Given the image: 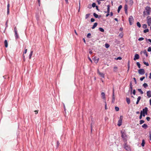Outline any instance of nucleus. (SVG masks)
I'll list each match as a JSON object with an SVG mask.
<instances>
[{"label":"nucleus","instance_id":"obj_1","mask_svg":"<svg viewBox=\"0 0 151 151\" xmlns=\"http://www.w3.org/2000/svg\"><path fill=\"white\" fill-rule=\"evenodd\" d=\"M145 11L143 12V16H145L146 15H149L151 12V8L150 6H147L145 8Z\"/></svg>","mask_w":151,"mask_h":151},{"label":"nucleus","instance_id":"obj_2","mask_svg":"<svg viewBox=\"0 0 151 151\" xmlns=\"http://www.w3.org/2000/svg\"><path fill=\"white\" fill-rule=\"evenodd\" d=\"M121 137L123 139V140L124 142L127 141V136L126 135V133L125 131H121Z\"/></svg>","mask_w":151,"mask_h":151},{"label":"nucleus","instance_id":"obj_3","mask_svg":"<svg viewBox=\"0 0 151 151\" xmlns=\"http://www.w3.org/2000/svg\"><path fill=\"white\" fill-rule=\"evenodd\" d=\"M124 148L126 150L128 151H130L131 150L130 146L127 145V142H125Z\"/></svg>","mask_w":151,"mask_h":151},{"label":"nucleus","instance_id":"obj_4","mask_svg":"<svg viewBox=\"0 0 151 151\" xmlns=\"http://www.w3.org/2000/svg\"><path fill=\"white\" fill-rule=\"evenodd\" d=\"M129 21L130 25H132L134 22V19L132 16H131L129 17Z\"/></svg>","mask_w":151,"mask_h":151},{"label":"nucleus","instance_id":"obj_5","mask_svg":"<svg viewBox=\"0 0 151 151\" xmlns=\"http://www.w3.org/2000/svg\"><path fill=\"white\" fill-rule=\"evenodd\" d=\"M147 23L149 26H150L151 25V17H150V16H148L147 17Z\"/></svg>","mask_w":151,"mask_h":151},{"label":"nucleus","instance_id":"obj_6","mask_svg":"<svg viewBox=\"0 0 151 151\" xmlns=\"http://www.w3.org/2000/svg\"><path fill=\"white\" fill-rule=\"evenodd\" d=\"M14 31L15 33V37L16 39L19 38V35L17 33V30L16 27H15L14 28Z\"/></svg>","mask_w":151,"mask_h":151},{"label":"nucleus","instance_id":"obj_7","mask_svg":"<svg viewBox=\"0 0 151 151\" xmlns=\"http://www.w3.org/2000/svg\"><path fill=\"white\" fill-rule=\"evenodd\" d=\"M138 73L139 74L141 75H143L145 73V71L144 69L142 68L139 70Z\"/></svg>","mask_w":151,"mask_h":151},{"label":"nucleus","instance_id":"obj_8","mask_svg":"<svg viewBox=\"0 0 151 151\" xmlns=\"http://www.w3.org/2000/svg\"><path fill=\"white\" fill-rule=\"evenodd\" d=\"M147 109V107H145V108L143 109L142 111H141L140 112V113H142V114L143 117L145 116V112Z\"/></svg>","mask_w":151,"mask_h":151},{"label":"nucleus","instance_id":"obj_9","mask_svg":"<svg viewBox=\"0 0 151 151\" xmlns=\"http://www.w3.org/2000/svg\"><path fill=\"white\" fill-rule=\"evenodd\" d=\"M115 101V97H114V90L113 89V93L112 96V103H114Z\"/></svg>","mask_w":151,"mask_h":151},{"label":"nucleus","instance_id":"obj_10","mask_svg":"<svg viewBox=\"0 0 151 151\" xmlns=\"http://www.w3.org/2000/svg\"><path fill=\"white\" fill-rule=\"evenodd\" d=\"M139 55L138 54H136L134 55V60H136L137 59H138L139 58Z\"/></svg>","mask_w":151,"mask_h":151},{"label":"nucleus","instance_id":"obj_11","mask_svg":"<svg viewBox=\"0 0 151 151\" xmlns=\"http://www.w3.org/2000/svg\"><path fill=\"white\" fill-rule=\"evenodd\" d=\"M141 54L142 53H143L146 56V57H147L148 56L147 53L146 51V50H145L144 51H142L140 52Z\"/></svg>","mask_w":151,"mask_h":151},{"label":"nucleus","instance_id":"obj_12","mask_svg":"<svg viewBox=\"0 0 151 151\" xmlns=\"http://www.w3.org/2000/svg\"><path fill=\"white\" fill-rule=\"evenodd\" d=\"M101 96L102 99H103L104 100H106V97H105V93L104 92H102L101 93Z\"/></svg>","mask_w":151,"mask_h":151},{"label":"nucleus","instance_id":"obj_13","mask_svg":"<svg viewBox=\"0 0 151 151\" xmlns=\"http://www.w3.org/2000/svg\"><path fill=\"white\" fill-rule=\"evenodd\" d=\"M147 96L148 98L151 97V91H149L147 92Z\"/></svg>","mask_w":151,"mask_h":151},{"label":"nucleus","instance_id":"obj_14","mask_svg":"<svg viewBox=\"0 0 151 151\" xmlns=\"http://www.w3.org/2000/svg\"><path fill=\"white\" fill-rule=\"evenodd\" d=\"M124 11L125 13L126 14H127V9H128V6L127 4H125L124 5Z\"/></svg>","mask_w":151,"mask_h":151},{"label":"nucleus","instance_id":"obj_15","mask_svg":"<svg viewBox=\"0 0 151 151\" xmlns=\"http://www.w3.org/2000/svg\"><path fill=\"white\" fill-rule=\"evenodd\" d=\"M9 6L10 5L9 3H8L7 5V14H9Z\"/></svg>","mask_w":151,"mask_h":151},{"label":"nucleus","instance_id":"obj_16","mask_svg":"<svg viewBox=\"0 0 151 151\" xmlns=\"http://www.w3.org/2000/svg\"><path fill=\"white\" fill-rule=\"evenodd\" d=\"M93 60H94L95 62L96 63L98 62L99 58H97L96 57H95L93 58Z\"/></svg>","mask_w":151,"mask_h":151},{"label":"nucleus","instance_id":"obj_17","mask_svg":"<svg viewBox=\"0 0 151 151\" xmlns=\"http://www.w3.org/2000/svg\"><path fill=\"white\" fill-rule=\"evenodd\" d=\"M122 121L119 120L118 122L117 125L118 126H120L122 125Z\"/></svg>","mask_w":151,"mask_h":151},{"label":"nucleus","instance_id":"obj_18","mask_svg":"<svg viewBox=\"0 0 151 151\" xmlns=\"http://www.w3.org/2000/svg\"><path fill=\"white\" fill-rule=\"evenodd\" d=\"M93 15L96 18H99L101 17V15H100L99 16V15L97 14H96L95 13H93Z\"/></svg>","mask_w":151,"mask_h":151},{"label":"nucleus","instance_id":"obj_19","mask_svg":"<svg viewBox=\"0 0 151 151\" xmlns=\"http://www.w3.org/2000/svg\"><path fill=\"white\" fill-rule=\"evenodd\" d=\"M129 86H130V89L131 91V94L132 93V83L131 82L129 84Z\"/></svg>","mask_w":151,"mask_h":151},{"label":"nucleus","instance_id":"obj_20","mask_svg":"<svg viewBox=\"0 0 151 151\" xmlns=\"http://www.w3.org/2000/svg\"><path fill=\"white\" fill-rule=\"evenodd\" d=\"M134 2L133 0H129V2L128 4L130 6H132Z\"/></svg>","mask_w":151,"mask_h":151},{"label":"nucleus","instance_id":"obj_21","mask_svg":"<svg viewBox=\"0 0 151 151\" xmlns=\"http://www.w3.org/2000/svg\"><path fill=\"white\" fill-rule=\"evenodd\" d=\"M141 99V97L140 96H139L137 98V101L136 102V104H138L139 102V101Z\"/></svg>","mask_w":151,"mask_h":151},{"label":"nucleus","instance_id":"obj_22","mask_svg":"<svg viewBox=\"0 0 151 151\" xmlns=\"http://www.w3.org/2000/svg\"><path fill=\"white\" fill-rule=\"evenodd\" d=\"M142 127L143 128L146 129L147 128L148 126L147 124H145L142 125Z\"/></svg>","mask_w":151,"mask_h":151},{"label":"nucleus","instance_id":"obj_23","mask_svg":"<svg viewBox=\"0 0 151 151\" xmlns=\"http://www.w3.org/2000/svg\"><path fill=\"white\" fill-rule=\"evenodd\" d=\"M110 5H108L107 6V11L106 12H110Z\"/></svg>","mask_w":151,"mask_h":151},{"label":"nucleus","instance_id":"obj_24","mask_svg":"<svg viewBox=\"0 0 151 151\" xmlns=\"http://www.w3.org/2000/svg\"><path fill=\"white\" fill-rule=\"evenodd\" d=\"M97 23L95 22L94 23L92 27H91V28L93 29H94L97 26Z\"/></svg>","mask_w":151,"mask_h":151},{"label":"nucleus","instance_id":"obj_25","mask_svg":"<svg viewBox=\"0 0 151 151\" xmlns=\"http://www.w3.org/2000/svg\"><path fill=\"white\" fill-rule=\"evenodd\" d=\"M33 52V51L32 50H31L29 56V59H30L31 58L32 56V55Z\"/></svg>","mask_w":151,"mask_h":151},{"label":"nucleus","instance_id":"obj_26","mask_svg":"<svg viewBox=\"0 0 151 151\" xmlns=\"http://www.w3.org/2000/svg\"><path fill=\"white\" fill-rule=\"evenodd\" d=\"M127 102L128 104H129L130 103V99L129 98L127 97L126 98Z\"/></svg>","mask_w":151,"mask_h":151},{"label":"nucleus","instance_id":"obj_27","mask_svg":"<svg viewBox=\"0 0 151 151\" xmlns=\"http://www.w3.org/2000/svg\"><path fill=\"white\" fill-rule=\"evenodd\" d=\"M99 75L103 78H104V74L102 73H99Z\"/></svg>","mask_w":151,"mask_h":151},{"label":"nucleus","instance_id":"obj_28","mask_svg":"<svg viewBox=\"0 0 151 151\" xmlns=\"http://www.w3.org/2000/svg\"><path fill=\"white\" fill-rule=\"evenodd\" d=\"M122 6L121 5H120L118 7V10H117V12L118 13H119L121 9L122 8Z\"/></svg>","mask_w":151,"mask_h":151},{"label":"nucleus","instance_id":"obj_29","mask_svg":"<svg viewBox=\"0 0 151 151\" xmlns=\"http://www.w3.org/2000/svg\"><path fill=\"white\" fill-rule=\"evenodd\" d=\"M4 43L5 47H8V42L7 40H5L4 41Z\"/></svg>","mask_w":151,"mask_h":151},{"label":"nucleus","instance_id":"obj_30","mask_svg":"<svg viewBox=\"0 0 151 151\" xmlns=\"http://www.w3.org/2000/svg\"><path fill=\"white\" fill-rule=\"evenodd\" d=\"M145 144V142L144 139H143L142 141V143H141V145L142 147H144Z\"/></svg>","mask_w":151,"mask_h":151},{"label":"nucleus","instance_id":"obj_31","mask_svg":"<svg viewBox=\"0 0 151 151\" xmlns=\"http://www.w3.org/2000/svg\"><path fill=\"white\" fill-rule=\"evenodd\" d=\"M137 90L141 94H142L143 93V91H142V90L140 88H138Z\"/></svg>","mask_w":151,"mask_h":151},{"label":"nucleus","instance_id":"obj_32","mask_svg":"<svg viewBox=\"0 0 151 151\" xmlns=\"http://www.w3.org/2000/svg\"><path fill=\"white\" fill-rule=\"evenodd\" d=\"M99 30L100 31L102 32H104V29L102 27H99Z\"/></svg>","mask_w":151,"mask_h":151},{"label":"nucleus","instance_id":"obj_33","mask_svg":"<svg viewBox=\"0 0 151 151\" xmlns=\"http://www.w3.org/2000/svg\"><path fill=\"white\" fill-rule=\"evenodd\" d=\"M119 36L121 37V38H122L123 36V33L122 32H120L119 34Z\"/></svg>","mask_w":151,"mask_h":151},{"label":"nucleus","instance_id":"obj_34","mask_svg":"<svg viewBox=\"0 0 151 151\" xmlns=\"http://www.w3.org/2000/svg\"><path fill=\"white\" fill-rule=\"evenodd\" d=\"M105 47L106 48H108L110 46V45H109V44L108 43H106L105 44Z\"/></svg>","mask_w":151,"mask_h":151},{"label":"nucleus","instance_id":"obj_35","mask_svg":"<svg viewBox=\"0 0 151 151\" xmlns=\"http://www.w3.org/2000/svg\"><path fill=\"white\" fill-rule=\"evenodd\" d=\"M143 86L145 88H146L148 86V85L147 83H145L144 84H143Z\"/></svg>","mask_w":151,"mask_h":151},{"label":"nucleus","instance_id":"obj_36","mask_svg":"<svg viewBox=\"0 0 151 151\" xmlns=\"http://www.w3.org/2000/svg\"><path fill=\"white\" fill-rule=\"evenodd\" d=\"M137 65L138 66L139 68H140L141 67L140 64L139 62H137Z\"/></svg>","mask_w":151,"mask_h":151},{"label":"nucleus","instance_id":"obj_37","mask_svg":"<svg viewBox=\"0 0 151 151\" xmlns=\"http://www.w3.org/2000/svg\"><path fill=\"white\" fill-rule=\"evenodd\" d=\"M145 121L143 120H141L139 121V124H142L144 123Z\"/></svg>","mask_w":151,"mask_h":151},{"label":"nucleus","instance_id":"obj_38","mask_svg":"<svg viewBox=\"0 0 151 151\" xmlns=\"http://www.w3.org/2000/svg\"><path fill=\"white\" fill-rule=\"evenodd\" d=\"M146 42L147 43H148V42H149L151 44V39H147V38H146Z\"/></svg>","mask_w":151,"mask_h":151},{"label":"nucleus","instance_id":"obj_39","mask_svg":"<svg viewBox=\"0 0 151 151\" xmlns=\"http://www.w3.org/2000/svg\"><path fill=\"white\" fill-rule=\"evenodd\" d=\"M137 26L139 28L141 27V25L140 24L139 22H137Z\"/></svg>","mask_w":151,"mask_h":151},{"label":"nucleus","instance_id":"obj_40","mask_svg":"<svg viewBox=\"0 0 151 151\" xmlns=\"http://www.w3.org/2000/svg\"><path fill=\"white\" fill-rule=\"evenodd\" d=\"M143 63L144 64L146 65L147 66H148L149 65V64L148 62H146L145 61H143Z\"/></svg>","mask_w":151,"mask_h":151},{"label":"nucleus","instance_id":"obj_41","mask_svg":"<svg viewBox=\"0 0 151 151\" xmlns=\"http://www.w3.org/2000/svg\"><path fill=\"white\" fill-rule=\"evenodd\" d=\"M147 27V25L145 24H143L142 25V27L144 29H145Z\"/></svg>","mask_w":151,"mask_h":151},{"label":"nucleus","instance_id":"obj_42","mask_svg":"<svg viewBox=\"0 0 151 151\" xmlns=\"http://www.w3.org/2000/svg\"><path fill=\"white\" fill-rule=\"evenodd\" d=\"M90 14H88L86 15L85 19H87L90 15Z\"/></svg>","mask_w":151,"mask_h":151},{"label":"nucleus","instance_id":"obj_43","mask_svg":"<svg viewBox=\"0 0 151 151\" xmlns=\"http://www.w3.org/2000/svg\"><path fill=\"white\" fill-rule=\"evenodd\" d=\"M91 34L90 33H88V34L87 35V37L88 38H90L91 37Z\"/></svg>","mask_w":151,"mask_h":151},{"label":"nucleus","instance_id":"obj_44","mask_svg":"<svg viewBox=\"0 0 151 151\" xmlns=\"http://www.w3.org/2000/svg\"><path fill=\"white\" fill-rule=\"evenodd\" d=\"M149 30L148 29H145L144 30V32L145 33H146L147 32H149Z\"/></svg>","mask_w":151,"mask_h":151},{"label":"nucleus","instance_id":"obj_45","mask_svg":"<svg viewBox=\"0 0 151 151\" xmlns=\"http://www.w3.org/2000/svg\"><path fill=\"white\" fill-rule=\"evenodd\" d=\"M117 69V67L116 66H115L114 68V72H116Z\"/></svg>","mask_w":151,"mask_h":151},{"label":"nucleus","instance_id":"obj_46","mask_svg":"<svg viewBox=\"0 0 151 151\" xmlns=\"http://www.w3.org/2000/svg\"><path fill=\"white\" fill-rule=\"evenodd\" d=\"M115 110L116 111H118L119 110V108L118 107H117V106L115 107Z\"/></svg>","mask_w":151,"mask_h":151},{"label":"nucleus","instance_id":"obj_47","mask_svg":"<svg viewBox=\"0 0 151 151\" xmlns=\"http://www.w3.org/2000/svg\"><path fill=\"white\" fill-rule=\"evenodd\" d=\"M115 59L116 60H121L122 59V58L121 57L119 56V57H118L117 58H115Z\"/></svg>","mask_w":151,"mask_h":151},{"label":"nucleus","instance_id":"obj_48","mask_svg":"<svg viewBox=\"0 0 151 151\" xmlns=\"http://www.w3.org/2000/svg\"><path fill=\"white\" fill-rule=\"evenodd\" d=\"M92 6L93 7H96V4L95 3H93V4H92Z\"/></svg>","mask_w":151,"mask_h":151},{"label":"nucleus","instance_id":"obj_49","mask_svg":"<svg viewBox=\"0 0 151 151\" xmlns=\"http://www.w3.org/2000/svg\"><path fill=\"white\" fill-rule=\"evenodd\" d=\"M144 39V38L142 37H140L139 38V39H138V40L139 41H142V40H143Z\"/></svg>","mask_w":151,"mask_h":151},{"label":"nucleus","instance_id":"obj_50","mask_svg":"<svg viewBox=\"0 0 151 151\" xmlns=\"http://www.w3.org/2000/svg\"><path fill=\"white\" fill-rule=\"evenodd\" d=\"M123 118V116L122 115H121L120 116L119 120L122 121Z\"/></svg>","mask_w":151,"mask_h":151},{"label":"nucleus","instance_id":"obj_51","mask_svg":"<svg viewBox=\"0 0 151 151\" xmlns=\"http://www.w3.org/2000/svg\"><path fill=\"white\" fill-rule=\"evenodd\" d=\"M8 20H7V21H6V23H5V25H6V29L8 27Z\"/></svg>","mask_w":151,"mask_h":151},{"label":"nucleus","instance_id":"obj_52","mask_svg":"<svg viewBox=\"0 0 151 151\" xmlns=\"http://www.w3.org/2000/svg\"><path fill=\"white\" fill-rule=\"evenodd\" d=\"M148 111V108L147 107V109H146L145 112V115H147V114Z\"/></svg>","mask_w":151,"mask_h":151},{"label":"nucleus","instance_id":"obj_53","mask_svg":"<svg viewBox=\"0 0 151 151\" xmlns=\"http://www.w3.org/2000/svg\"><path fill=\"white\" fill-rule=\"evenodd\" d=\"M145 78V77L144 76L140 78V80L141 81H142Z\"/></svg>","mask_w":151,"mask_h":151},{"label":"nucleus","instance_id":"obj_54","mask_svg":"<svg viewBox=\"0 0 151 151\" xmlns=\"http://www.w3.org/2000/svg\"><path fill=\"white\" fill-rule=\"evenodd\" d=\"M142 116H143V115H142V113H140V115L139 116V119H141L142 118Z\"/></svg>","mask_w":151,"mask_h":151},{"label":"nucleus","instance_id":"obj_55","mask_svg":"<svg viewBox=\"0 0 151 151\" xmlns=\"http://www.w3.org/2000/svg\"><path fill=\"white\" fill-rule=\"evenodd\" d=\"M147 51L148 52H150L151 51V47H149L147 49Z\"/></svg>","mask_w":151,"mask_h":151},{"label":"nucleus","instance_id":"obj_56","mask_svg":"<svg viewBox=\"0 0 151 151\" xmlns=\"http://www.w3.org/2000/svg\"><path fill=\"white\" fill-rule=\"evenodd\" d=\"M146 119H147V121H149L150 119V118L149 117H147L146 118Z\"/></svg>","mask_w":151,"mask_h":151},{"label":"nucleus","instance_id":"obj_57","mask_svg":"<svg viewBox=\"0 0 151 151\" xmlns=\"http://www.w3.org/2000/svg\"><path fill=\"white\" fill-rule=\"evenodd\" d=\"M132 93L134 95H135L136 93V91L135 89H134Z\"/></svg>","mask_w":151,"mask_h":151},{"label":"nucleus","instance_id":"obj_58","mask_svg":"<svg viewBox=\"0 0 151 151\" xmlns=\"http://www.w3.org/2000/svg\"><path fill=\"white\" fill-rule=\"evenodd\" d=\"M91 22H93L95 21V19L93 18H91Z\"/></svg>","mask_w":151,"mask_h":151},{"label":"nucleus","instance_id":"obj_59","mask_svg":"<svg viewBox=\"0 0 151 151\" xmlns=\"http://www.w3.org/2000/svg\"><path fill=\"white\" fill-rule=\"evenodd\" d=\"M133 79H134V81L135 84H136L137 83V82L136 80V78H133Z\"/></svg>","mask_w":151,"mask_h":151},{"label":"nucleus","instance_id":"obj_60","mask_svg":"<svg viewBox=\"0 0 151 151\" xmlns=\"http://www.w3.org/2000/svg\"><path fill=\"white\" fill-rule=\"evenodd\" d=\"M100 1L99 0H97V1L98 3V4H100L101 3V2H100Z\"/></svg>","mask_w":151,"mask_h":151},{"label":"nucleus","instance_id":"obj_61","mask_svg":"<svg viewBox=\"0 0 151 151\" xmlns=\"http://www.w3.org/2000/svg\"><path fill=\"white\" fill-rule=\"evenodd\" d=\"M27 49H26L23 52V54H26L27 52Z\"/></svg>","mask_w":151,"mask_h":151},{"label":"nucleus","instance_id":"obj_62","mask_svg":"<svg viewBox=\"0 0 151 151\" xmlns=\"http://www.w3.org/2000/svg\"><path fill=\"white\" fill-rule=\"evenodd\" d=\"M107 13V14L106 15V17H108L110 14H109V12H106Z\"/></svg>","mask_w":151,"mask_h":151},{"label":"nucleus","instance_id":"obj_63","mask_svg":"<svg viewBox=\"0 0 151 151\" xmlns=\"http://www.w3.org/2000/svg\"><path fill=\"white\" fill-rule=\"evenodd\" d=\"M149 137H150V140H151V134L150 133L149 134Z\"/></svg>","mask_w":151,"mask_h":151},{"label":"nucleus","instance_id":"obj_64","mask_svg":"<svg viewBox=\"0 0 151 151\" xmlns=\"http://www.w3.org/2000/svg\"><path fill=\"white\" fill-rule=\"evenodd\" d=\"M113 14L112 12H111L110 14V15L111 16H112L113 15Z\"/></svg>","mask_w":151,"mask_h":151}]
</instances>
